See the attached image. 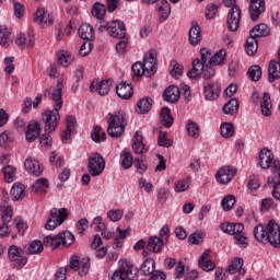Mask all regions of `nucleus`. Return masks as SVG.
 I'll return each instance as SVG.
<instances>
[{
    "label": "nucleus",
    "instance_id": "f257e3e1",
    "mask_svg": "<svg viewBox=\"0 0 280 280\" xmlns=\"http://www.w3.org/2000/svg\"><path fill=\"white\" fill-rule=\"evenodd\" d=\"M200 56L201 59H195L192 61V68L187 73L190 80H196V78H200V75H202L205 80H211V78L215 75V69L213 67H221V65H224L226 51L219 50L213 55L211 50L201 48Z\"/></svg>",
    "mask_w": 280,
    "mask_h": 280
},
{
    "label": "nucleus",
    "instance_id": "f03ea898",
    "mask_svg": "<svg viewBox=\"0 0 280 280\" xmlns=\"http://www.w3.org/2000/svg\"><path fill=\"white\" fill-rule=\"evenodd\" d=\"M107 135L113 139H119L126 132V114L124 112H117L115 115L108 114L107 117Z\"/></svg>",
    "mask_w": 280,
    "mask_h": 280
},
{
    "label": "nucleus",
    "instance_id": "7ed1b4c3",
    "mask_svg": "<svg viewBox=\"0 0 280 280\" xmlns=\"http://www.w3.org/2000/svg\"><path fill=\"white\" fill-rule=\"evenodd\" d=\"M131 69L137 78H141V75L152 78L156 73V52L151 50L149 56L144 57L143 62H135Z\"/></svg>",
    "mask_w": 280,
    "mask_h": 280
},
{
    "label": "nucleus",
    "instance_id": "20e7f679",
    "mask_svg": "<svg viewBox=\"0 0 280 280\" xmlns=\"http://www.w3.org/2000/svg\"><path fill=\"white\" fill-rule=\"evenodd\" d=\"M220 229L223 233L233 235L235 244H237L240 248H246V246H248V242H246L248 238L246 237V233H244L243 223H222Z\"/></svg>",
    "mask_w": 280,
    "mask_h": 280
},
{
    "label": "nucleus",
    "instance_id": "39448f33",
    "mask_svg": "<svg viewBox=\"0 0 280 280\" xmlns=\"http://www.w3.org/2000/svg\"><path fill=\"white\" fill-rule=\"evenodd\" d=\"M223 3L225 8H231L228 13L226 27L230 32H237L242 20V9L235 4V0H223Z\"/></svg>",
    "mask_w": 280,
    "mask_h": 280
},
{
    "label": "nucleus",
    "instance_id": "423d86ee",
    "mask_svg": "<svg viewBox=\"0 0 280 280\" xmlns=\"http://www.w3.org/2000/svg\"><path fill=\"white\" fill-rule=\"evenodd\" d=\"M42 121L44 122L45 132H54L58 128V124H60V107L46 109L42 114Z\"/></svg>",
    "mask_w": 280,
    "mask_h": 280
},
{
    "label": "nucleus",
    "instance_id": "0eeeda50",
    "mask_svg": "<svg viewBox=\"0 0 280 280\" xmlns=\"http://www.w3.org/2000/svg\"><path fill=\"white\" fill-rule=\"evenodd\" d=\"M69 215V211L67 208H52L49 212V218L45 224L46 231H54V229H58L61 224L65 223Z\"/></svg>",
    "mask_w": 280,
    "mask_h": 280
},
{
    "label": "nucleus",
    "instance_id": "6e6552de",
    "mask_svg": "<svg viewBox=\"0 0 280 280\" xmlns=\"http://www.w3.org/2000/svg\"><path fill=\"white\" fill-rule=\"evenodd\" d=\"M106 167V162L100 153H93L88 160V172L90 176H101Z\"/></svg>",
    "mask_w": 280,
    "mask_h": 280
},
{
    "label": "nucleus",
    "instance_id": "1a4fd4ad",
    "mask_svg": "<svg viewBox=\"0 0 280 280\" xmlns=\"http://www.w3.org/2000/svg\"><path fill=\"white\" fill-rule=\"evenodd\" d=\"M8 253H9V259L10 261H12L13 268H15V270H21V268H23V266L27 264V258L23 256V253H25V249L16 245H11L9 246Z\"/></svg>",
    "mask_w": 280,
    "mask_h": 280
},
{
    "label": "nucleus",
    "instance_id": "9d476101",
    "mask_svg": "<svg viewBox=\"0 0 280 280\" xmlns=\"http://www.w3.org/2000/svg\"><path fill=\"white\" fill-rule=\"evenodd\" d=\"M73 242H75V236L71 232H60L52 238V245H50V248L52 250H56V248H60V246H65V248H68V246H71Z\"/></svg>",
    "mask_w": 280,
    "mask_h": 280
},
{
    "label": "nucleus",
    "instance_id": "9b49d317",
    "mask_svg": "<svg viewBox=\"0 0 280 280\" xmlns=\"http://www.w3.org/2000/svg\"><path fill=\"white\" fill-rule=\"evenodd\" d=\"M268 185H272V196L276 200H280V162H273V176L268 177Z\"/></svg>",
    "mask_w": 280,
    "mask_h": 280
},
{
    "label": "nucleus",
    "instance_id": "f8f14e48",
    "mask_svg": "<svg viewBox=\"0 0 280 280\" xmlns=\"http://www.w3.org/2000/svg\"><path fill=\"white\" fill-rule=\"evenodd\" d=\"M70 268L75 272H79L80 277H85L91 269V264L89 262V258H78V256H72L70 258Z\"/></svg>",
    "mask_w": 280,
    "mask_h": 280
},
{
    "label": "nucleus",
    "instance_id": "ddd939ff",
    "mask_svg": "<svg viewBox=\"0 0 280 280\" xmlns=\"http://www.w3.org/2000/svg\"><path fill=\"white\" fill-rule=\"evenodd\" d=\"M135 275H137V269L132 264L126 261L118 271L114 272L112 280H130Z\"/></svg>",
    "mask_w": 280,
    "mask_h": 280
},
{
    "label": "nucleus",
    "instance_id": "4468645a",
    "mask_svg": "<svg viewBox=\"0 0 280 280\" xmlns=\"http://www.w3.org/2000/svg\"><path fill=\"white\" fill-rule=\"evenodd\" d=\"M248 12L252 21H259V16L266 12V0H249Z\"/></svg>",
    "mask_w": 280,
    "mask_h": 280
},
{
    "label": "nucleus",
    "instance_id": "2eb2a0df",
    "mask_svg": "<svg viewBox=\"0 0 280 280\" xmlns=\"http://www.w3.org/2000/svg\"><path fill=\"white\" fill-rule=\"evenodd\" d=\"M237 170L233 166H223L215 174L217 183L220 185H229L233 180Z\"/></svg>",
    "mask_w": 280,
    "mask_h": 280
},
{
    "label": "nucleus",
    "instance_id": "dca6fc26",
    "mask_svg": "<svg viewBox=\"0 0 280 280\" xmlns=\"http://www.w3.org/2000/svg\"><path fill=\"white\" fill-rule=\"evenodd\" d=\"M44 97L52 100V102H55V106H62V81H58L57 89H46L44 92Z\"/></svg>",
    "mask_w": 280,
    "mask_h": 280
},
{
    "label": "nucleus",
    "instance_id": "f3484780",
    "mask_svg": "<svg viewBox=\"0 0 280 280\" xmlns=\"http://www.w3.org/2000/svg\"><path fill=\"white\" fill-rule=\"evenodd\" d=\"M112 84L113 81L110 80L92 81L90 85V91L91 93H97L103 97L104 95H108Z\"/></svg>",
    "mask_w": 280,
    "mask_h": 280
},
{
    "label": "nucleus",
    "instance_id": "a211bd4d",
    "mask_svg": "<svg viewBox=\"0 0 280 280\" xmlns=\"http://www.w3.org/2000/svg\"><path fill=\"white\" fill-rule=\"evenodd\" d=\"M278 160H275V154H272V151L268 149H262L259 153V165L262 170H269L271 165L272 172H275V163Z\"/></svg>",
    "mask_w": 280,
    "mask_h": 280
},
{
    "label": "nucleus",
    "instance_id": "6ab92c4d",
    "mask_svg": "<svg viewBox=\"0 0 280 280\" xmlns=\"http://www.w3.org/2000/svg\"><path fill=\"white\" fill-rule=\"evenodd\" d=\"M40 122L31 120L26 126L25 139L28 143H32L40 137Z\"/></svg>",
    "mask_w": 280,
    "mask_h": 280
},
{
    "label": "nucleus",
    "instance_id": "aec40b11",
    "mask_svg": "<svg viewBox=\"0 0 280 280\" xmlns=\"http://www.w3.org/2000/svg\"><path fill=\"white\" fill-rule=\"evenodd\" d=\"M108 34L113 38H124L126 36V24L121 20H114L109 22Z\"/></svg>",
    "mask_w": 280,
    "mask_h": 280
},
{
    "label": "nucleus",
    "instance_id": "412c9836",
    "mask_svg": "<svg viewBox=\"0 0 280 280\" xmlns=\"http://www.w3.org/2000/svg\"><path fill=\"white\" fill-rule=\"evenodd\" d=\"M24 167L28 174H32L33 176H42L43 175V165H40V162L36 160V158L28 156L24 161Z\"/></svg>",
    "mask_w": 280,
    "mask_h": 280
},
{
    "label": "nucleus",
    "instance_id": "4be33fe9",
    "mask_svg": "<svg viewBox=\"0 0 280 280\" xmlns=\"http://www.w3.org/2000/svg\"><path fill=\"white\" fill-rule=\"evenodd\" d=\"M132 150L135 154H139L143 159V154L148 152V147L143 143V135L141 131H136L132 138Z\"/></svg>",
    "mask_w": 280,
    "mask_h": 280
},
{
    "label": "nucleus",
    "instance_id": "5701e85b",
    "mask_svg": "<svg viewBox=\"0 0 280 280\" xmlns=\"http://www.w3.org/2000/svg\"><path fill=\"white\" fill-rule=\"evenodd\" d=\"M202 31L200 30V25L198 22H191V27L188 32V40L192 47L200 45L202 43Z\"/></svg>",
    "mask_w": 280,
    "mask_h": 280
},
{
    "label": "nucleus",
    "instance_id": "b1692460",
    "mask_svg": "<svg viewBox=\"0 0 280 280\" xmlns=\"http://www.w3.org/2000/svg\"><path fill=\"white\" fill-rule=\"evenodd\" d=\"M163 98L168 104H176L180 100V89L176 85H170L165 89Z\"/></svg>",
    "mask_w": 280,
    "mask_h": 280
},
{
    "label": "nucleus",
    "instance_id": "393cba45",
    "mask_svg": "<svg viewBox=\"0 0 280 280\" xmlns=\"http://www.w3.org/2000/svg\"><path fill=\"white\" fill-rule=\"evenodd\" d=\"M203 95L206 100L213 102L220 97V84L218 83H207L205 85Z\"/></svg>",
    "mask_w": 280,
    "mask_h": 280
},
{
    "label": "nucleus",
    "instance_id": "a878e982",
    "mask_svg": "<svg viewBox=\"0 0 280 280\" xmlns=\"http://www.w3.org/2000/svg\"><path fill=\"white\" fill-rule=\"evenodd\" d=\"M75 124H78V120L73 116L67 117V128L61 135L63 143L71 141V135H73V131L75 130Z\"/></svg>",
    "mask_w": 280,
    "mask_h": 280
},
{
    "label": "nucleus",
    "instance_id": "bb28decb",
    "mask_svg": "<svg viewBox=\"0 0 280 280\" xmlns=\"http://www.w3.org/2000/svg\"><path fill=\"white\" fill-rule=\"evenodd\" d=\"M23 249L25 255H40L45 250V246H43V242L40 241H32L27 245H24Z\"/></svg>",
    "mask_w": 280,
    "mask_h": 280
},
{
    "label": "nucleus",
    "instance_id": "cd10ccee",
    "mask_svg": "<svg viewBox=\"0 0 280 280\" xmlns=\"http://www.w3.org/2000/svg\"><path fill=\"white\" fill-rule=\"evenodd\" d=\"M15 45H18L20 49H27V47H34V36L25 35V33H20L15 39Z\"/></svg>",
    "mask_w": 280,
    "mask_h": 280
},
{
    "label": "nucleus",
    "instance_id": "c85d7f7f",
    "mask_svg": "<svg viewBox=\"0 0 280 280\" xmlns=\"http://www.w3.org/2000/svg\"><path fill=\"white\" fill-rule=\"evenodd\" d=\"M116 93L121 100H130L132 97V85L121 81L119 85L116 86Z\"/></svg>",
    "mask_w": 280,
    "mask_h": 280
},
{
    "label": "nucleus",
    "instance_id": "c756f323",
    "mask_svg": "<svg viewBox=\"0 0 280 280\" xmlns=\"http://www.w3.org/2000/svg\"><path fill=\"white\" fill-rule=\"evenodd\" d=\"M209 249H206L199 258V267L206 272H211L215 268V264L209 258Z\"/></svg>",
    "mask_w": 280,
    "mask_h": 280
},
{
    "label": "nucleus",
    "instance_id": "7c9ffc66",
    "mask_svg": "<svg viewBox=\"0 0 280 280\" xmlns=\"http://www.w3.org/2000/svg\"><path fill=\"white\" fill-rule=\"evenodd\" d=\"M165 243L159 236H151L147 243V250H152V253H161Z\"/></svg>",
    "mask_w": 280,
    "mask_h": 280
},
{
    "label": "nucleus",
    "instance_id": "2f4dec72",
    "mask_svg": "<svg viewBox=\"0 0 280 280\" xmlns=\"http://www.w3.org/2000/svg\"><path fill=\"white\" fill-rule=\"evenodd\" d=\"M158 12H160V23L167 21V19H170V14H172V7H170V2L167 0H162L158 4Z\"/></svg>",
    "mask_w": 280,
    "mask_h": 280
},
{
    "label": "nucleus",
    "instance_id": "473e14b6",
    "mask_svg": "<svg viewBox=\"0 0 280 280\" xmlns=\"http://www.w3.org/2000/svg\"><path fill=\"white\" fill-rule=\"evenodd\" d=\"M269 34H270V28H268V25L266 24L256 25L249 32V36L256 39L269 36Z\"/></svg>",
    "mask_w": 280,
    "mask_h": 280
},
{
    "label": "nucleus",
    "instance_id": "72a5a7b5",
    "mask_svg": "<svg viewBox=\"0 0 280 280\" xmlns=\"http://www.w3.org/2000/svg\"><path fill=\"white\" fill-rule=\"evenodd\" d=\"M0 215L2 222L10 223L12 222V206L8 202V199H4L0 207Z\"/></svg>",
    "mask_w": 280,
    "mask_h": 280
},
{
    "label": "nucleus",
    "instance_id": "f704fd0d",
    "mask_svg": "<svg viewBox=\"0 0 280 280\" xmlns=\"http://www.w3.org/2000/svg\"><path fill=\"white\" fill-rule=\"evenodd\" d=\"M160 120L162 121L163 126H165V128H172V125L174 124V117L172 116L170 107H163L161 109Z\"/></svg>",
    "mask_w": 280,
    "mask_h": 280
},
{
    "label": "nucleus",
    "instance_id": "c9c22d12",
    "mask_svg": "<svg viewBox=\"0 0 280 280\" xmlns=\"http://www.w3.org/2000/svg\"><path fill=\"white\" fill-rule=\"evenodd\" d=\"M257 49H259V40H257L256 37H253V35H249L245 44L246 54L248 56H255L257 54Z\"/></svg>",
    "mask_w": 280,
    "mask_h": 280
},
{
    "label": "nucleus",
    "instance_id": "e433bc0d",
    "mask_svg": "<svg viewBox=\"0 0 280 280\" xmlns=\"http://www.w3.org/2000/svg\"><path fill=\"white\" fill-rule=\"evenodd\" d=\"M120 159H121L120 165L122 170H130V167H132L133 158H132V153L128 149H124L121 151Z\"/></svg>",
    "mask_w": 280,
    "mask_h": 280
},
{
    "label": "nucleus",
    "instance_id": "4c0bfd02",
    "mask_svg": "<svg viewBox=\"0 0 280 280\" xmlns=\"http://www.w3.org/2000/svg\"><path fill=\"white\" fill-rule=\"evenodd\" d=\"M11 198L13 201L23 200L25 198V185L14 184L11 188Z\"/></svg>",
    "mask_w": 280,
    "mask_h": 280
},
{
    "label": "nucleus",
    "instance_id": "58836bf2",
    "mask_svg": "<svg viewBox=\"0 0 280 280\" xmlns=\"http://www.w3.org/2000/svg\"><path fill=\"white\" fill-rule=\"evenodd\" d=\"M79 36L80 38H82L83 40H93V26H91V24H82L79 27Z\"/></svg>",
    "mask_w": 280,
    "mask_h": 280
},
{
    "label": "nucleus",
    "instance_id": "ea45409f",
    "mask_svg": "<svg viewBox=\"0 0 280 280\" xmlns=\"http://www.w3.org/2000/svg\"><path fill=\"white\" fill-rule=\"evenodd\" d=\"M48 187L49 182L47 178H39L35 182V184L32 185L31 189L37 194H46Z\"/></svg>",
    "mask_w": 280,
    "mask_h": 280
},
{
    "label": "nucleus",
    "instance_id": "a19ab883",
    "mask_svg": "<svg viewBox=\"0 0 280 280\" xmlns=\"http://www.w3.org/2000/svg\"><path fill=\"white\" fill-rule=\"evenodd\" d=\"M12 44V33L7 27L0 26V45L9 47Z\"/></svg>",
    "mask_w": 280,
    "mask_h": 280
},
{
    "label": "nucleus",
    "instance_id": "79ce46f5",
    "mask_svg": "<svg viewBox=\"0 0 280 280\" xmlns=\"http://www.w3.org/2000/svg\"><path fill=\"white\" fill-rule=\"evenodd\" d=\"M154 268H156V262L152 258H147L142 265H141V270L144 277H150L154 272Z\"/></svg>",
    "mask_w": 280,
    "mask_h": 280
},
{
    "label": "nucleus",
    "instance_id": "37998d69",
    "mask_svg": "<svg viewBox=\"0 0 280 280\" xmlns=\"http://www.w3.org/2000/svg\"><path fill=\"white\" fill-rule=\"evenodd\" d=\"M57 60L61 67H69L73 62L74 57L69 51L61 50L57 56Z\"/></svg>",
    "mask_w": 280,
    "mask_h": 280
},
{
    "label": "nucleus",
    "instance_id": "c03bdc74",
    "mask_svg": "<svg viewBox=\"0 0 280 280\" xmlns=\"http://www.w3.org/2000/svg\"><path fill=\"white\" fill-rule=\"evenodd\" d=\"M186 130L187 135L192 137V139H198V137H200V126H198V122L188 120L186 124Z\"/></svg>",
    "mask_w": 280,
    "mask_h": 280
},
{
    "label": "nucleus",
    "instance_id": "a18cd8bd",
    "mask_svg": "<svg viewBox=\"0 0 280 280\" xmlns=\"http://www.w3.org/2000/svg\"><path fill=\"white\" fill-rule=\"evenodd\" d=\"M244 266L243 258H234L231 265L228 267L226 272L230 275H235V272L242 273V267Z\"/></svg>",
    "mask_w": 280,
    "mask_h": 280
},
{
    "label": "nucleus",
    "instance_id": "49530a36",
    "mask_svg": "<svg viewBox=\"0 0 280 280\" xmlns=\"http://www.w3.org/2000/svg\"><path fill=\"white\" fill-rule=\"evenodd\" d=\"M189 185H191V177H186L185 179H178L174 184V189L177 194H182L183 191H187L189 189Z\"/></svg>",
    "mask_w": 280,
    "mask_h": 280
},
{
    "label": "nucleus",
    "instance_id": "de8ad7c7",
    "mask_svg": "<svg viewBox=\"0 0 280 280\" xmlns=\"http://www.w3.org/2000/svg\"><path fill=\"white\" fill-rule=\"evenodd\" d=\"M247 74L252 82H259L261 80V67L254 65L247 70Z\"/></svg>",
    "mask_w": 280,
    "mask_h": 280
},
{
    "label": "nucleus",
    "instance_id": "09e8293b",
    "mask_svg": "<svg viewBox=\"0 0 280 280\" xmlns=\"http://www.w3.org/2000/svg\"><path fill=\"white\" fill-rule=\"evenodd\" d=\"M235 135V127L231 122H224L221 125V136L224 139H231Z\"/></svg>",
    "mask_w": 280,
    "mask_h": 280
},
{
    "label": "nucleus",
    "instance_id": "8fccbe9b",
    "mask_svg": "<svg viewBox=\"0 0 280 280\" xmlns=\"http://www.w3.org/2000/svg\"><path fill=\"white\" fill-rule=\"evenodd\" d=\"M92 14L95 16V19H104L106 15V5L100 2L94 3Z\"/></svg>",
    "mask_w": 280,
    "mask_h": 280
},
{
    "label": "nucleus",
    "instance_id": "3c124183",
    "mask_svg": "<svg viewBox=\"0 0 280 280\" xmlns=\"http://www.w3.org/2000/svg\"><path fill=\"white\" fill-rule=\"evenodd\" d=\"M2 172L4 174L5 183H14V178H16V168H14V166H5L2 168Z\"/></svg>",
    "mask_w": 280,
    "mask_h": 280
},
{
    "label": "nucleus",
    "instance_id": "603ef678",
    "mask_svg": "<svg viewBox=\"0 0 280 280\" xmlns=\"http://www.w3.org/2000/svg\"><path fill=\"white\" fill-rule=\"evenodd\" d=\"M222 208L224 211H231L233 209V205H235V196L228 195L221 201Z\"/></svg>",
    "mask_w": 280,
    "mask_h": 280
},
{
    "label": "nucleus",
    "instance_id": "864d4df0",
    "mask_svg": "<svg viewBox=\"0 0 280 280\" xmlns=\"http://www.w3.org/2000/svg\"><path fill=\"white\" fill-rule=\"evenodd\" d=\"M124 218V210L122 209H117V210H109L107 212V219L110 222H119Z\"/></svg>",
    "mask_w": 280,
    "mask_h": 280
},
{
    "label": "nucleus",
    "instance_id": "5fc2aeb1",
    "mask_svg": "<svg viewBox=\"0 0 280 280\" xmlns=\"http://www.w3.org/2000/svg\"><path fill=\"white\" fill-rule=\"evenodd\" d=\"M13 224L20 235H25V231H27V224L23 222V219L21 217H16L13 220Z\"/></svg>",
    "mask_w": 280,
    "mask_h": 280
},
{
    "label": "nucleus",
    "instance_id": "6e6d98bb",
    "mask_svg": "<svg viewBox=\"0 0 280 280\" xmlns=\"http://www.w3.org/2000/svg\"><path fill=\"white\" fill-rule=\"evenodd\" d=\"M126 47H128V37H119V42L116 44V51L119 56L126 54Z\"/></svg>",
    "mask_w": 280,
    "mask_h": 280
},
{
    "label": "nucleus",
    "instance_id": "4d7b16f0",
    "mask_svg": "<svg viewBox=\"0 0 280 280\" xmlns=\"http://www.w3.org/2000/svg\"><path fill=\"white\" fill-rule=\"evenodd\" d=\"M135 166L137 174L140 175L145 174L148 170V164L145 163V161H143V158H136Z\"/></svg>",
    "mask_w": 280,
    "mask_h": 280
},
{
    "label": "nucleus",
    "instance_id": "13d9d810",
    "mask_svg": "<svg viewBox=\"0 0 280 280\" xmlns=\"http://www.w3.org/2000/svg\"><path fill=\"white\" fill-rule=\"evenodd\" d=\"M93 49V44H91V40H85L80 49H79V56H82L83 58L85 56H89Z\"/></svg>",
    "mask_w": 280,
    "mask_h": 280
},
{
    "label": "nucleus",
    "instance_id": "bf43d9fd",
    "mask_svg": "<svg viewBox=\"0 0 280 280\" xmlns=\"http://www.w3.org/2000/svg\"><path fill=\"white\" fill-rule=\"evenodd\" d=\"M158 144L161 145V148H170V145H172V141L167 139V132L161 131L159 133Z\"/></svg>",
    "mask_w": 280,
    "mask_h": 280
},
{
    "label": "nucleus",
    "instance_id": "052dcab7",
    "mask_svg": "<svg viewBox=\"0 0 280 280\" xmlns=\"http://www.w3.org/2000/svg\"><path fill=\"white\" fill-rule=\"evenodd\" d=\"M171 65L173 66V69L171 70L172 78H180V75H183V65L177 63L176 61H172Z\"/></svg>",
    "mask_w": 280,
    "mask_h": 280
},
{
    "label": "nucleus",
    "instance_id": "680f3d73",
    "mask_svg": "<svg viewBox=\"0 0 280 280\" xmlns=\"http://www.w3.org/2000/svg\"><path fill=\"white\" fill-rule=\"evenodd\" d=\"M215 14H218V5L208 4L206 8V19H208V21H211V19H215Z\"/></svg>",
    "mask_w": 280,
    "mask_h": 280
},
{
    "label": "nucleus",
    "instance_id": "e2e57ef3",
    "mask_svg": "<svg viewBox=\"0 0 280 280\" xmlns=\"http://www.w3.org/2000/svg\"><path fill=\"white\" fill-rule=\"evenodd\" d=\"M138 187H139V189H144V191H147V194H150L152 191V189H154V185H152V183H148V180H145L144 177H141L139 179Z\"/></svg>",
    "mask_w": 280,
    "mask_h": 280
},
{
    "label": "nucleus",
    "instance_id": "0e129e2a",
    "mask_svg": "<svg viewBox=\"0 0 280 280\" xmlns=\"http://www.w3.org/2000/svg\"><path fill=\"white\" fill-rule=\"evenodd\" d=\"M188 243L194 244V245L202 244V233H200V232L191 233L188 236Z\"/></svg>",
    "mask_w": 280,
    "mask_h": 280
},
{
    "label": "nucleus",
    "instance_id": "69168bd1",
    "mask_svg": "<svg viewBox=\"0 0 280 280\" xmlns=\"http://www.w3.org/2000/svg\"><path fill=\"white\" fill-rule=\"evenodd\" d=\"M39 143L44 148H51V143H52L51 135L49 132L43 133L39 137Z\"/></svg>",
    "mask_w": 280,
    "mask_h": 280
},
{
    "label": "nucleus",
    "instance_id": "338daca9",
    "mask_svg": "<svg viewBox=\"0 0 280 280\" xmlns=\"http://www.w3.org/2000/svg\"><path fill=\"white\" fill-rule=\"evenodd\" d=\"M40 102H43V95L37 94L34 101H32L30 97H26L24 100V106H39Z\"/></svg>",
    "mask_w": 280,
    "mask_h": 280
},
{
    "label": "nucleus",
    "instance_id": "774afa93",
    "mask_svg": "<svg viewBox=\"0 0 280 280\" xmlns=\"http://www.w3.org/2000/svg\"><path fill=\"white\" fill-rule=\"evenodd\" d=\"M77 229H78L80 235H82L84 233V231H86V229H89V219L83 218V219L79 220L77 223Z\"/></svg>",
    "mask_w": 280,
    "mask_h": 280
}]
</instances>
